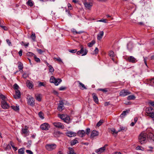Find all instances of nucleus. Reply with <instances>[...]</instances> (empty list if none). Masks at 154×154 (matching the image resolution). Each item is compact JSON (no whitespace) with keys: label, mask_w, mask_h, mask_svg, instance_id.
<instances>
[{"label":"nucleus","mask_w":154,"mask_h":154,"mask_svg":"<svg viewBox=\"0 0 154 154\" xmlns=\"http://www.w3.org/2000/svg\"><path fill=\"white\" fill-rule=\"evenodd\" d=\"M148 137V135L146 133L143 132L141 133L138 137L139 142L142 144L146 143Z\"/></svg>","instance_id":"nucleus-1"},{"label":"nucleus","mask_w":154,"mask_h":154,"mask_svg":"<svg viewBox=\"0 0 154 154\" xmlns=\"http://www.w3.org/2000/svg\"><path fill=\"white\" fill-rule=\"evenodd\" d=\"M13 88L15 90L16 94V95H14V98L15 99L20 98L21 97V94L19 90V86L17 84L15 83L13 85Z\"/></svg>","instance_id":"nucleus-2"},{"label":"nucleus","mask_w":154,"mask_h":154,"mask_svg":"<svg viewBox=\"0 0 154 154\" xmlns=\"http://www.w3.org/2000/svg\"><path fill=\"white\" fill-rule=\"evenodd\" d=\"M146 111L148 116L152 118H154V109L152 108L147 107L146 109Z\"/></svg>","instance_id":"nucleus-3"},{"label":"nucleus","mask_w":154,"mask_h":154,"mask_svg":"<svg viewBox=\"0 0 154 154\" xmlns=\"http://www.w3.org/2000/svg\"><path fill=\"white\" fill-rule=\"evenodd\" d=\"M81 49L80 50L77 51L76 54L77 55L82 54V56H83L86 55L88 52V51L86 48L84 49L83 45L80 46Z\"/></svg>","instance_id":"nucleus-4"},{"label":"nucleus","mask_w":154,"mask_h":154,"mask_svg":"<svg viewBox=\"0 0 154 154\" xmlns=\"http://www.w3.org/2000/svg\"><path fill=\"white\" fill-rule=\"evenodd\" d=\"M50 82L54 83L55 85H58L62 81V80L60 79H56L54 76H51L50 79Z\"/></svg>","instance_id":"nucleus-5"},{"label":"nucleus","mask_w":154,"mask_h":154,"mask_svg":"<svg viewBox=\"0 0 154 154\" xmlns=\"http://www.w3.org/2000/svg\"><path fill=\"white\" fill-rule=\"evenodd\" d=\"M57 145L55 144H48L45 145L46 149L48 151H51L55 149L57 147Z\"/></svg>","instance_id":"nucleus-6"},{"label":"nucleus","mask_w":154,"mask_h":154,"mask_svg":"<svg viewBox=\"0 0 154 154\" xmlns=\"http://www.w3.org/2000/svg\"><path fill=\"white\" fill-rule=\"evenodd\" d=\"M131 94V92L128 90L123 89L119 93L120 96L124 97Z\"/></svg>","instance_id":"nucleus-7"},{"label":"nucleus","mask_w":154,"mask_h":154,"mask_svg":"<svg viewBox=\"0 0 154 154\" xmlns=\"http://www.w3.org/2000/svg\"><path fill=\"white\" fill-rule=\"evenodd\" d=\"M50 128V125L47 123L42 124L40 126V128L43 130H48Z\"/></svg>","instance_id":"nucleus-8"},{"label":"nucleus","mask_w":154,"mask_h":154,"mask_svg":"<svg viewBox=\"0 0 154 154\" xmlns=\"http://www.w3.org/2000/svg\"><path fill=\"white\" fill-rule=\"evenodd\" d=\"M53 125L56 128L63 129L64 126L62 123L58 122H54L53 123Z\"/></svg>","instance_id":"nucleus-9"},{"label":"nucleus","mask_w":154,"mask_h":154,"mask_svg":"<svg viewBox=\"0 0 154 154\" xmlns=\"http://www.w3.org/2000/svg\"><path fill=\"white\" fill-rule=\"evenodd\" d=\"M35 100L32 97H30L28 98L27 103L29 105L31 106H33L35 105Z\"/></svg>","instance_id":"nucleus-10"},{"label":"nucleus","mask_w":154,"mask_h":154,"mask_svg":"<svg viewBox=\"0 0 154 154\" xmlns=\"http://www.w3.org/2000/svg\"><path fill=\"white\" fill-rule=\"evenodd\" d=\"M1 106L2 108L5 109H7L9 107V105L5 100L1 101Z\"/></svg>","instance_id":"nucleus-11"},{"label":"nucleus","mask_w":154,"mask_h":154,"mask_svg":"<svg viewBox=\"0 0 154 154\" xmlns=\"http://www.w3.org/2000/svg\"><path fill=\"white\" fill-rule=\"evenodd\" d=\"M127 60L129 62L133 63H136L137 60L136 59L132 56H130L128 57Z\"/></svg>","instance_id":"nucleus-12"},{"label":"nucleus","mask_w":154,"mask_h":154,"mask_svg":"<svg viewBox=\"0 0 154 154\" xmlns=\"http://www.w3.org/2000/svg\"><path fill=\"white\" fill-rule=\"evenodd\" d=\"M60 103L58 104L57 107V109L58 111H62L63 109V108L64 107V103L62 101H59Z\"/></svg>","instance_id":"nucleus-13"},{"label":"nucleus","mask_w":154,"mask_h":154,"mask_svg":"<svg viewBox=\"0 0 154 154\" xmlns=\"http://www.w3.org/2000/svg\"><path fill=\"white\" fill-rule=\"evenodd\" d=\"M66 135L69 137H72L75 136L76 135V133L71 131H69L66 133Z\"/></svg>","instance_id":"nucleus-14"},{"label":"nucleus","mask_w":154,"mask_h":154,"mask_svg":"<svg viewBox=\"0 0 154 154\" xmlns=\"http://www.w3.org/2000/svg\"><path fill=\"white\" fill-rule=\"evenodd\" d=\"M105 149V147H103L96 150L95 152L97 154H100L101 153L104 152Z\"/></svg>","instance_id":"nucleus-15"},{"label":"nucleus","mask_w":154,"mask_h":154,"mask_svg":"<svg viewBox=\"0 0 154 154\" xmlns=\"http://www.w3.org/2000/svg\"><path fill=\"white\" fill-rule=\"evenodd\" d=\"M98 134V132L96 130H93L91 133L90 137L93 138L97 136Z\"/></svg>","instance_id":"nucleus-16"},{"label":"nucleus","mask_w":154,"mask_h":154,"mask_svg":"<svg viewBox=\"0 0 154 154\" xmlns=\"http://www.w3.org/2000/svg\"><path fill=\"white\" fill-rule=\"evenodd\" d=\"M27 86L29 89H32L33 87V82L32 81L28 80L26 82Z\"/></svg>","instance_id":"nucleus-17"},{"label":"nucleus","mask_w":154,"mask_h":154,"mask_svg":"<svg viewBox=\"0 0 154 154\" xmlns=\"http://www.w3.org/2000/svg\"><path fill=\"white\" fill-rule=\"evenodd\" d=\"M77 134L79 137H83L85 135V132L83 130H79Z\"/></svg>","instance_id":"nucleus-18"},{"label":"nucleus","mask_w":154,"mask_h":154,"mask_svg":"<svg viewBox=\"0 0 154 154\" xmlns=\"http://www.w3.org/2000/svg\"><path fill=\"white\" fill-rule=\"evenodd\" d=\"M92 96L94 102L96 103H98V99L96 94L95 93H93L92 94Z\"/></svg>","instance_id":"nucleus-19"},{"label":"nucleus","mask_w":154,"mask_h":154,"mask_svg":"<svg viewBox=\"0 0 154 154\" xmlns=\"http://www.w3.org/2000/svg\"><path fill=\"white\" fill-rule=\"evenodd\" d=\"M147 82L150 85L154 87V78H152L151 79H148L147 80Z\"/></svg>","instance_id":"nucleus-20"},{"label":"nucleus","mask_w":154,"mask_h":154,"mask_svg":"<svg viewBox=\"0 0 154 154\" xmlns=\"http://www.w3.org/2000/svg\"><path fill=\"white\" fill-rule=\"evenodd\" d=\"M77 82L79 84V86L80 89L82 90L84 89H87V88L85 87L84 84L81 82L79 81H78Z\"/></svg>","instance_id":"nucleus-21"},{"label":"nucleus","mask_w":154,"mask_h":154,"mask_svg":"<svg viewBox=\"0 0 154 154\" xmlns=\"http://www.w3.org/2000/svg\"><path fill=\"white\" fill-rule=\"evenodd\" d=\"M129 111L130 110H129L123 111L122 113L120 115V117L122 118H123L129 112Z\"/></svg>","instance_id":"nucleus-22"},{"label":"nucleus","mask_w":154,"mask_h":154,"mask_svg":"<svg viewBox=\"0 0 154 154\" xmlns=\"http://www.w3.org/2000/svg\"><path fill=\"white\" fill-rule=\"evenodd\" d=\"M129 111L130 110H129L123 111L122 113L120 115V117L122 118H123L129 112Z\"/></svg>","instance_id":"nucleus-23"},{"label":"nucleus","mask_w":154,"mask_h":154,"mask_svg":"<svg viewBox=\"0 0 154 154\" xmlns=\"http://www.w3.org/2000/svg\"><path fill=\"white\" fill-rule=\"evenodd\" d=\"M104 32L103 31H100L97 35V39L100 40L102 38Z\"/></svg>","instance_id":"nucleus-24"},{"label":"nucleus","mask_w":154,"mask_h":154,"mask_svg":"<svg viewBox=\"0 0 154 154\" xmlns=\"http://www.w3.org/2000/svg\"><path fill=\"white\" fill-rule=\"evenodd\" d=\"M133 47V44L131 42H129L128 43L127 45V48L128 49L129 51H131V50Z\"/></svg>","instance_id":"nucleus-25"},{"label":"nucleus","mask_w":154,"mask_h":154,"mask_svg":"<svg viewBox=\"0 0 154 154\" xmlns=\"http://www.w3.org/2000/svg\"><path fill=\"white\" fill-rule=\"evenodd\" d=\"M36 99L38 101H40L41 100L42 95L40 94H36L35 95Z\"/></svg>","instance_id":"nucleus-26"},{"label":"nucleus","mask_w":154,"mask_h":154,"mask_svg":"<svg viewBox=\"0 0 154 154\" xmlns=\"http://www.w3.org/2000/svg\"><path fill=\"white\" fill-rule=\"evenodd\" d=\"M85 6L87 8L89 9L92 6V3H88L87 2H85L84 3Z\"/></svg>","instance_id":"nucleus-27"},{"label":"nucleus","mask_w":154,"mask_h":154,"mask_svg":"<svg viewBox=\"0 0 154 154\" xmlns=\"http://www.w3.org/2000/svg\"><path fill=\"white\" fill-rule=\"evenodd\" d=\"M64 122L67 123L69 124L70 122V118L69 116L66 115L65 118L63 120Z\"/></svg>","instance_id":"nucleus-28"},{"label":"nucleus","mask_w":154,"mask_h":154,"mask_svg":"<svg viewBox=\"0 0 154 154\" xmlns=\"http://www.w3.org/2000/svg\"><path fill=\"white\" fill-rule=\"evenodd\" d=\"M26 4L27 5L32 7L34 5V2L32 1V0H28L26 2Z\"/></svg>","instance_id":"nucleus-29"},{"label":"nucleus","mask_w":154,"mask_h":154,"mask_svg":"<svg viewBox=\"0 0 154 154\" xmlns=\"http://www.w3.org/2000/svg\"><path fill=\"white\" fill-rule=\"evenodd\" d=\"M69 151L68 152V154H76V153L74 152V149L73 148L70 147L68 148Z\"/></svg>","instance_id":"nucleus-30"},{"label":"nucleus","mask_w":154,"mask_h":154,"mask_svg":"<svg viewBox=\"0 0 154 154\" xmlns=\"http://www.w3.org/2000/svg\"><path fill=\"white\" fill-rule=\"evenodd\" d=\"M127 130V128L125 127L121 126L120 127L119 129L118 130V132H123L124 131H126Z\"/></svg>","instance_id":"nucleus-31"},{"label":"nucleus","mask_w":154,"mask_h":154,"mask_svg":"<svg viewBox=\"0 0 154 154\" xmlns=\"http://www.w3.org/2000/svg\"><path fill=\"white\" fill-rule=\"evenodd\" d=\"M136 98L135 97L134 95H131L129 96L128 97L127 99L128 100H134Z\"/></svg>","instance_id":"nucleus-32"},{"label":"nucleus","mask_w":154,"mask_h":154,"mask_svg":"<svg viewBox=\"0 0 154 154\" xmlns=\"http://www.w3.org/2000/svg\"><path fill=\"white\" fill-rule=\"evenodd\" d=\"M109 55L112 58V59L114 61L113 57L115 56L114 52L112 51H110L109 53Z\"/></svg>","instance_id":"nucleus-33"},{"label":"nucleus","mask_w":154,"mask_h":154,"mask_svg":"<svg viewBox=\"0 0 154 154\" xmlns=\"http://www.w3.org/2000/svg\"><path fill=\"white\" fill-rule=\"evenodd\" d=\"M11 108L13 109L14 110L17 111L19 110V106H11Z\"/></svg>","instance_id":"nucleus-34"},{"label":"nucleus","mask_w":154,"mask_h":154,"mask_svg":"<svg viewBox=\"0 0 154 154\" xmlns=\"http://www.w3.org/2000/svg\"><path fill=\"white\" fill-rule=\"evenodd\" d=\"M95 42L94 40H92L91 42L88 44V46L89 47H92L93 45L95 43Z\"/></svg>","instance_id":"nucleus-35"},{"label":"nucleus","mask_w":154,"mask_h":154,"mask_svg":"<svg viewBox=\"0 0 154 154\" xmlns=\"http://www.w3.org/2000/svg\"><path fill=\"white\" fill-rule=\"evenodd\" d=\"M108 89L107 88H105L103 89L102 88H99L97 90L99 91H101L103 92H107L108 91Z\"/></svg>","instance_id":"nucleus-36"},{"label":"nucleus","mask_w":154,"mask_h":154,"mask_svg":"<svg viewBox=\"0 0 154 154\" xmlns=\"http://www.w3.org/2000/svg\"><path fill=\"white\" fill-rule=\"evenodd\" d=\"M24 148H22L18 150L19 154H24Z\"/></svg>","instance_id":"nucleus-37"},{"label":"nucleus","mask_w":154,"mask_h":154,"mask_svg":"<svg viewBox=\"0 0 154 154\" xmlns=\"http://www.w3.org/2000/svg\"><path fill=\"white\" fill-rule=\"evenodd\" d=\"M48 67L49 72L51 73L53 72L54 69L53 67L51 65H49Z\"/></svg>","instance_id":"nucleus-38"},{"label":"nucleus","mask_w":154,"mask_h":154,"mask_svg":"<svg viewBox=\"0 0 154 154\" xmlns=\"http://www.w3.org/2000/svg\"><path fill=\"white\" fill-rule=\"evenodd\" d=\"M18 68L20 71L22 70L23 68V65L20 62L18 63Z\"/></svg>","instance_id":"nucleus-39"},{"label":"nucleus","mask_w":154,"mask_h":154,"mask_svg":"<svg viewBox=\"0 0 154 154\" xmlns=\"http://www.w3.org/2000/svg\"><path fill=\"white\" fill-rule=\"evenodd\" d=\"M78 140H76V139H74L73 140H72L71 141V145H74L75 144H76V143H78Z\"/></svg>","instance_id":"nucleus-40"},{"label":"nucleus","mask_w":154,"mask_h":154,"mask_svg":"<svg viewBox=\"0 0 154 154\" xmlns=\"http://www.w3.org/2000/svg\"><path fill=\"white\" fill-rule=\"evenodd\" d=\"M30 37H31V39L33 41H35V38H36V36H35V33H32V35H31Z\"/></svg>","instance_id":"nucleus-41"},{"label":"nucleus","mask_w":154,"mask_h":154,"mask_svg":"<svg viewBox=\"0 0 154 154\" xmlns=\"http://www.w3.org/2000/svg\"><path fill=\"white\" fill-rule=\"evenodd\" d=\"M66 115L64 114H59L58 117L63 120H64Z\"/></svg>","instance_id":"nucleus-42"},{"label":"nucleus","mask_w":154,"mask_h":154,"mask_svg":"<svg viewBox=\"0 0 154 154\" xmlns=\"http://www.w3.org/2000/svg\"><path fill=\"white\" fill-rule=\"evenodd\" d=\"M0 98L2 99V101L5 100L6 97L4 95L0 92Z\"/></svg>","instance_id":"nucleus-43"},{"label":"nucleus","mask_w":154,"mask_h":154,"mask_svg":"<svg viewBox=\"0 0 154 154\" xmlns=\"http://www.w3.org/2000/svg\"><path fill=\"white\" fill-rule=\"evenodd\" d=\"M54 59L56 60L59 63H63L60 57L58 58H54Z\"/></svg>","instance_id":"nucleus-44"},{"label":"nucleus","mask_w":154,"mask_h":154,"mask_svg":"<svg viewBox=\"0 0 154 154\" xmlns=\"http://www.w3.org/2000/svg\"><path fill=\"white\" fill-rule=\"evenodd\" d=\"M103 120H100L97 124V126L99 127L103 123Z\"/></svg>","instance_id":"nucleus-45"},{"label":"nucleus","mask_w":154,"mask_h":154,"mask_svg":"<svg viewBox=\"0 0 154 154\" xmlns=\"http://www.w3.org/2000/svg\"><path fill=\"white\" fill-rule=\"evenodd\" d=\"M111 131L112 132V134H114V133L117 134L119 132H118V130L117 131H116L115 129L114 128H112L111 129Z\"/></svg>","instance_id":"nucleus-46"},{"label":"nucleus","mask_w":154,"mask_h":154,"mask_svg":"<svg viewBox=\"0 0 154 154\" xmlns=\"http://www.w3.org/2000/svg\"><path fill=\"white\" fill-rule=\"evenodd\" d=\"M22 133L23 134H28V132L27 131V129H22Z\"/></svg>","instance_id":"nucleus-47"},{"label":"nucleus","mask_w":154,"mask_h":154,"mask_svg":"<svg viewBox=\"0 0 154 154\" xmlns=\"http://www.w3.org/2000/svg\"><path fill=\"white\" fill-rule=\"evenodd\" d=\"M34 57L35 61L37 62H40V59L38 57H37L35 55H34Z\"/></svg>","instance_id":"nucleus-48"},{"label":"nucleus","mask_w":154,"mask_h":154,"mask_svg":"<svg viewBox=\"0 0 154 154\" xmlns=\"http://www.w3.org/2000/svg\"><path fill=\"white\" fill-rule=\"evenodd\" d=\"M45 85L43 82H38V87H40L41 86H45Z\"/></svg>","instance_id":"nucleus-49"},{"label":"nucleus","mask_w":154,"mask_h":154,"mask_svg":"<svg viewBox=\"0 0 154 154\" xmlns=\"http://www.w3.org/2000/svg\"><path fill=\"white\" fill-rule=\"evenodd\" d=\"M26 55L28 56H34V55H35L34 54L30 52H28L26 53Z\"/></svg>","instance_id":"nucleus-50"},{"label":"nucleus","mask_w":154,"mask_h":154,"mask_svg":"<svg viewBox=\"0 0 154 154\" xmlns=\"http://www.w3.org/2000/svg\"><path fill=\"white\" fill-rule=\"evenodd\" d=\"M97 21L99 22H102L104 23H107V22L106 21V19H102L101 20H97Z\"/></svg>","instance_id":"nucleus-51"},{"label":"nucleus","mask_w":154,"mask_h":154,"mask_svg":"<svg viewBox=\"0 0 154 154\" xmlns=\"http://www.w3.org/2000/svg\"><path fill=\"white\" fill-rule=\"evenodd\" d=\"M43 115L42 113L41 112H40L38 113V116L39 117L42 119H43L44 117L43 116Z\"/></svg>","instance_id":"nucleus-52"},{"label":"nucleus","mask_w":154,"mask_h":154,"mask_svg":"<svg viewBox=\"0 0 154 154\" xmlns=\"http://www.w3.org/2000/svg\"><path fill=\"white\" fill-rule=\"evenodd\" d=\"M3 23L4 22L3 20H0V26H1L2 28H4L5 27V26L2 25H3Z\"/></svg>","instance_id":"nucleus-53"},{"label":"nucleus","mask_w":154,"mask_h":154,"mask_svg":"<svg viewBox=\"0 0 154 154\" xmlns=\"http://www.w3.org/2000/svg\"><path fill=\"white\" fill-rule=\"evenodd\" d=\"M77 49H74V50H70L69 51V52L71 53H75V52H76L77 51Z\"/></svg>","instance_id":"nucleus-54"},{"label":"nucleus","mask_w":154,"mask_h":154,"mask_svg":"<svg viewBox=\"0 0 154 154\" xmlns=\"http://www.w3.org/2000/svg\"><path fill=\"white\" fill-rule=\"evenodd\" d=\"M90 129L89 128H87L86 130V134H88L90 133Z\"/></svg>","instance_id":"nucleus-55"},{"label":"nucleus","mask_w":154,"mask_h":154,"mask_svg":"<svg viewBox=\"0 0 154 154\" xmlns=\"http://www.w3.org/2000/svg\"><path fill=\"white\" fill-rule=\"evenodd\" d=\"M6 42H7V44H8V45L9 46H10L11 45V42L8 39H7L6 40Z\"/></svg>","instance_id":"nucleus-56"},{"label":"nucleus","mask_w":154,"mask_h":154,"mask_svg":"<svg viewBox=\"0 0 154 154\" xmlns=\"http://www.w3.org/2000/svg\"><path fill=\"white\" fill-rule=\"evenodd\" d=\"M66 89V87H61L59 88V90L60 91H63L65 90Z\"/></svg>","instance_id":"nucleus-57"},{"label":"nucleus","mask_w":154,"mask_h":154,"mask_svg":"<svg viewBox=\"0 0 154 154\" xmlns=\"http://www.w3.org/2000/svg\"><path fill=\"white\" fill-rule=\"evenodd\" d=\"M26 152L27 153H28V154H33V152L31 151L30 150H26Z\"/></svg>","instance_id":"nucleus-58"},{"label":"nucleus","mask_w":154,"mask_h":154,"mask_svg":"<svg viewBox=\"0 0 154 154\" xmlns=\"http://www.w3.org/2000/svg\"><path fill=\"white\" fill-rule=\"evenodd\" d=\"M68 7L69 8V9L72 10V6L71 4L70 3H68L67 5Z\"/></svg>","instance_id":"nucleus-59"},{"label":"nucleus","mask_w":154,"mask_h":154,"mask_svg":"<svg viewBox=\"0 0 154 154\" xmlns=\"http://www.w3.org/2000/svg\"><path fill=\"white\" fill-rule=\"evenodd\" d=\"M149 103L152 106H154V101H149Z\"/></svg>","instance_id":"nucleus-60"},{"label":"nucleus","mask_w":154,"mask_h":154,"mask_svg":"<svg viewBox=\"0 0 154 154\" xmlns=\"http://www.w3.org/2000/svg\"><path fill=\"white\" fill-rule=\"evenodd\" d=\"M72 31L73 32L75 33L76 34H80L81 32H77L76 31V30L75 29H73Z\"/></svg>","instance_id":"nucleus-61"},{"label":"nucleus","mask_w":154,"mask_h":154,"mask_svg":"<svg viewBox=\"0 0 154 154\" xmlns=\"http://www.w3.org/2000/svg\"><path fill=\"white\" fill-rule=\"evenodd\" d=\"M143 59H144V62L146 66H147V62H146V60L147 59V57H143Z\"/></svg>","instance_id":"nucleus-62"},{"label":"nucleus","mask_w":154,"mask_h":154,"mask_svg":"<svg viewBox=\"0 0 154 154\" xmlns=\"http://www.w3.org/2000/svg\"><path fill=\"white\" fill-rule=\"evenodd\" d=\"M38 52L40 54H42L43 52V51L41 49H37Z\"/></svg>","instance_id":"nucleus-63"},{"label":"nucleus","mask_w":154,"mask_h":154,"mask_svg":"<svg viewBox=\"0 0 154 154\" xmlns=\"http://www.w3.org/2000/svg\"><path fill=\"white\" fill-rule=\"evenodd\" d=\"M94 52H95V54H97L98 53V50L97 48H96L95 50H94Z\"/></svg>","instance_id":"nucleus-64"}]
</instances>
